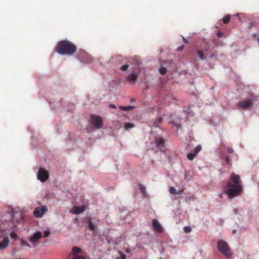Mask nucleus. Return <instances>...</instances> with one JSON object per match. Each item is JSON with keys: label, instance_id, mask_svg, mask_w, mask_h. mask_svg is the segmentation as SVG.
Wrapping results in <instances>:
<instances>
[{"label": "nucleus", "instance_id": "nucleus-18", "mask_svg": "<svg viewBox=\"0 0 259 259\" xmlns=\"http://www.w3.org/2000/svg\"><path fill=\"white\" fill-rule=\"evenodd\" d=\"M230 180L234 183L233 185H236V184H239L240 177L238 175L232 173L231 175Z\"/></svg>", "mask_w": 259, "mask_h": 259}, {"label": "nucleus", "instance_id": "nucleus-24", "mask_svg": "<svg viewBox=\"0 0 259 259\" xmlns=\"http://www.w3.org/2000/svg\"><path fill=\"white\" fill-rule=\"evenodd\" d=\"M139 186V189L140 190V191L142 193L143 196L145 197H147V193H146V188H145V187L144 185H142V184H140Z\"/></svg>", "mask_w": 259, "mask_h": 259}, {"label": "nucleus", "instance_id": "nucleus-40", "mask_svg": "<svg viewBox=\"0 0 259 259\" xmlns=\"http://www.w3.org/2000/svg\"><path fill=\"white\" fill-rule=\"evenodd\" d=\"M109 106L111 108H113V109H116V105L113 104H110Z\"/></svg>", "mask_w": 259, "mask_h": 259}, {"label": "nucleus", "instance_id": "nucleus-44", "mask_svg": "<svg viewBox=\"0 0 259 259\" xmlns=\"http://www.w3.org/2000/svg\"><path fill=\"white\" fill-rule=\"evenodd\" d=\"M183 49H184V46H180V47L177 49V51H180L182 50Z\"/></svg>", "mask_w": 259, "mask_h": 259}, {"label": "nucleus", "instance_id": "nucleus-16", "mask_svg": "<svg viewBox=\"0 0 259 259\" xmlns=\"http://www.w3.org/2000/svg\"><path fill=\"white\" fill-rule=\"evenodd\" d=\"M220 157L224 160V164L225 166L230 167L231 166V163H230V160L228 156H226L222 153L220 155Z\"/></svg>", "mask_w": 259, "mask_h": 259}, {"label": "nucleus", "instance_id": "nucleus-33", "mask_svg": "<svg viewBox=\"0 0 259 259\" xmlns=\"http://www.w3.org/2000/svg\"><path fill=\"white\" fill-rule=\"evenodd\" d=\"M159 72L161 74L164 75L166 72V69L165 67H161L159 69Z\"/></svg>", "mask_w": 259, "mask_h": 259}, {"label": "nucleus", "instance_id": "nucleus-47", "mask_svg": "<svg viewBox=\"0 0 259 259\" xmlns=\"http://www.w3.org/2000/svg\"><path fill=\"white\" fill-rule=\"evenodd\" d=\"M233 212L235 214H238V210L237 209L234 208L233 209Z\"/></svg>", "mask_w": 259, "mask_h": 259}, {"label": "nucleus", "instance_id": "nucleus-57", "mask_svg": "<svg viewBox=\"0 0 259 259\" xmlns=\"http://www.w3.org/2000/svg\"><path fill=\"white\" fill-rule=\"evenodd\" d=\"M139 259H147V258H146V257H145V258H139Z\"/></svg>", "mask_w": 259, "mask_h": 259}, {"label": "nucleus", "instance_id": "nucleus-55", "mask_svg": "<svg viewBox=\"0 0 259 259\" xmlns=\"http://www.w3.org/2000/svg\"><path fill=\"white\" fill-rule=\"evenodd\" d=\"M4 235V233L3 232H0V237Z\"/></svg>", "mask_w": 259, "mask_h": 259}, {"label": "nucleus", "instance_id": "nucleus-19", "mask_svg": "<svg viewBox=\"0 0 259 259\" xmlns=\"http://www.w3.org/2000/svg\"><path fill=\"white\" fill-rule=\"evenodd\" d=\"M9 244V238L8 237H5L2 241L0 242V249H4L6 248V247Z\"/></svg>", "mask_w": 259, "mask_h": 259}, {"label": "nucleus", "instance_id": "nucleus-46", "mask_svg": "<svg viewBox=\"0 0 259 259\" xmlns=\"http://www.w3.org/2000/svg\"><path fill=\"white\" fill-rule=\"evenodd\" d=\"M125 252L127 253H130L131 251V250L130 248H126L125 249Z\"/></svg>", "mask_w": 259, "mask_h": 259}, {"label": "nucleus", "instance_id": "nucleus-5", "mask_svg": "<svg viewBox=\"0 0 259 259\" xmlns=\"http://www.w3.org/2000/svg\"><path fill=\"white\" fill-rule=\"evenodd\" d=\"M217 248L219 251L223 253L225 257L230 258L232 256L230 252V248L228 244L223 240H219L217 243Z\"/></svg>", "mask_w": 259, "mask_h": 259}, {"label": "nucleus", "instance_id": "nucleus-2", "mask_svg": "<svg viewBox=\"0 0 259 259\" xmlns=\"http://www.w3.org/2000/svg\"><path fill=\"white\" fill-rule=\"evenodd\" d=\"M242 189V187L240 184L233 185V184L228 183L224 192L227 194L228 198L232 199L238 195L241 192Z\"/></svg>", "mask_w": 259, "mask_h": 259}, {"label": "nucleus", "instance_id": "nucleus-29", "mask_svg": "<svg viewBox=\"0 0 259 259\" xmlns=\"http://www.w3.org/2000/svg\"><path fill=\"white\" fill-rule=\"evenodd\" d=\"M184 112L191 116H193L194 115V112L191 110V109L190 108H187L186 109H184Z\"/></svg>", "mask_w": 259, "mask_h": 259}, {"label": "nucleus", "instance_id": "nucleus-22", "mask_svg": "<svg viewBox=\"0 0 259 259\" xmlns=\"http://www.w3.org/2000/svg\"><path fill=\"white\" fill-rule=\"evenodd\" d=\"M123 126L126 130L129 131L130 129L134 128L135 125L131 122H126L124 124Z\"/></svg>", "mask_w": 259, "mask_h": 259}, {"label": "nucleus", "instance_id": "nucleus-56", "mask_svg": "<svg viewBox=\"0 0 259 259\" xmlns=\"http://www.w3.org/2000/svg\"><path fill=\"white\" fill-rule=\"evenodd\" d=\"M238 20L241 22H243V21H242V19L241 18H238Z\"/></svg>", "mask_w": 259, "mask_h": 259}, {"label": "nucleus", "instance_id": "nucleus-28", "mask_svg": "<svg viewBox=\"0 0 259 259\" xmlns=\"http://www.w3.org/2000/svg\"><path fill=\"white\" fill-rule=\"evenodd\" d=\"M94 131V126L92 125H88L86 127V132L88 133H91Z\"/></svg>", "mask_w": 259, "mask_h": 259}, {"label": "nucleus", "instance_id": "nucleus-42", "mask_svg": "<svg viewBox=\"0 0 259 259\" xmlns=\"http://www.w3.org/2000/svg\"><path fill=\"white\" fill-rule=\"evenodd\" d=\"M21 244H22V245H25L28 246V244L27 242H26V241H24V240H21Z\"/></svg>", "mask_w": 259, "mask_h": 259}, {"label": "nucleus", "instance_id": "nucleus-51", "mask_svg": "<svg viewBox=\"0 0 259 259\" xmlns=\"http://www.w3.org/2000/svg\"><path fill=\"white\" fill-rule=\"evenodd\" d=\"M223 196V193H220V194H219V196L221 198H222Z\"/></svg>", "mask_w": 259, "mask_h": 259}, {"label": "nucleus", "instance_id": "nucleus-21", "mask_svg": "<svg viewBox=\"0 0 259 259\" xmlns=\"http://www.w3.org/2000/svg\"><path fill=\"white\" fill-rule=\"evenodd\" d=\"M92 61L91 57L88 55L87 54H85V56H84V57L82 58V59L80 60V61L84 63H90Z\"/></svg>", "mask_w": 259, "mask_h": 259}, {"label": "nucleus", "instance_id": "nucleus-49", "mask_svg": "<svg viewBox=\"0 0 259 259\" xmlns=\"http://www.w3.org/2000/svg\"><path fill=\"white\" fill-rule=\"evenodd\" d=\"M220 223L222 224L224 223V220L222 219H219Z\"/></svg>", "mask_w": 259, "mask_h": 259}, {"label": "nucleus", "instance_id": "nucleus-32", "mask_svg": "<svg viewBox=\"0 0 259 259\" xmlns=\"http://www.w3.org/2000/svg\"><path fill=\"white\" fill-rule=\"evenodd\" d=\"M88 226L91 231H94L96 228L95 225L91 222L89 223Z\"/></svg>", "mask_w": 259, "mask_h": 259}, {"label": "nucleus", "instance_id": "nucleus-15", "mask_svg": "<svg viewBox=\"0 0 259 259\" xmlns=\"http://www.w3.org/2000/svg\"><path fill=\"white\" fill-rule=\"evenodd\" d=\"M162 118L158 117L156 118L154 120L149 121V125L151 127H159V124L161 122Z\"/></svg>", "mask_w": 259, "mask_h": 259}, {"label": "nucleus", "instance_id": "nucleus-53", "mask_svg": "<svg viewBox=\"0 0 259 259\" xmlns=\"http://www.w3.org/2000/svg\"><path fill=\"white\" fill-rule=\"evenodd\" d=\"M236 232H237V231L236 229H234L232 230V233L234 234H235L236 233Z\"/></svg>", "mask_w": 259, "mask_h": 259}, {"label": "nucleus", "instance_id": "nucleus-11", "mask_svg": "<svg viewBox=\"0 0 259 259\" xmlns=\"http://www.w3.org/2000/svg\"><path fill=\"white\" fill-rule=\"evenodd\" d=\"M47 210V207L44 205L40 207H36L34 210L33 213L36 217L41 218Z\"/></svg>", "mask_w": 259, "mask_h": 259}, {"label": "nucleus", "instance_id": "nucleus-43", "mask_svg": "<svg viewBox=\"0 0 259 259\" xmlns=\"http://www.w3.org/2000/svg\"><path fill=\"white\" fill-rule=\"evenodd\" d=\"M120 57V56H115L114 57H112V59L113 60H118V58Z\"/></svg>", "mask_w": 259, "mask_h": 259}, {"label": "nucleus", "instance_id": "nucleus-4", "mask_svg": "<svg viewBox=\"0 0 259 259\" xmlns=\"http://www.w3.org/2000/svg\"><path fill=\"white\" fill-rule=\"evenodd\" d=\"M7 218H9V219H5V222H20L23 219L22 213L21 211H16L12 210V211L7 212L5 214Z\"/></svg>", "mask_w": 259, "mask_h": 259}, {"label": "nucleus", "instance_id": "nucleus-37", "mask_svg": "<svg viewBox=\"0 0 259 259\" xmlns=\"http://www.w3.org/2000/svg\"><path fill=\"white\" fill-rule=\"evenodd\" d=\"M51 234V232L49 230H47L44 231V237L46 238L48 237Z\"/></svg>", "mask_w": 259, "mask_h": 259}, {"label": "nucleus", "instance_id": "nucleus-6", "mask_svg": "<svg viewBox=\"0 0 259 259\" xmlns=\"http://www.w3.org/2000/svg\"><path fill=\"white\" fill-rule=\"evenodd\" d=\"M91 120L92 125L97 129H101L103 127V119L100 116L92 114Z\"/></svg>", "mask_w": 259, "mask_h": 259}, {"label": "nucleus", "instance_id": "nucleus-17", "mask_svg": "<svg viewBox=\"0 0 259 259\" xmlns=\"http://www.w3.org/2000/svg\"><path fill=\"white\" fill-rule=\"evenodd\" d=\"M85 210V207L84 206H81L80 207L78 206H74L72 209V212L74 214H79L83 212Z\"/></svg>", "mask_w": 259, "mask_h": 259}, {"label": "nucleus", "instance_id": "nucleus-26", "mask_svg": "<svg viewBox=\"0 0 259 259\" xmlns=\"http://www.w3.org/2000/svg\"><path fill=\"white\" fill-rule=\"evenodd\" d=\"M185 178L187 181H189L192 179V177L189 175V171L186 170L185 171Z\"/></svg>", "mask_w": 259, "mask_h": 259}, {"label": "nucleus", "instance_id": "nucleus-50", "mask_svg": "<svg viewBox=\"0 0 259 259\" xmlns=\"http://www.w3.org/2000/svg\"><path fill=\"white\" fill-rule=\"evenodd\" d=\"M164 249L163 247L160 250V251L161 253H163L164 252Z\"/></svg>", "mask_w": 259, "mask_h": 259}, {"label": "nucleus", "instance_id": "nucleus-14", "mask_svg": "<svg viewBox=\"0 0 259 259\" xmlns=\"http://www.w3.org/2000/svg\"><path fill=\"white\" fill-rule=\"evenodd\" d=\"M152 225L153 229L157 232L159 233H161L163 231V229L161 225V224L159 223V222L156 220L153 219L152 222Z\"/></svg>", "mask_w": 259, "mask_h": 259}, {"label": "nucleus", "instance_id": "nucleus-1", "mask_svg": "<svg viewBox=\"0 0 259 259\" xmlns=\"http://www.w3.org/2000/svg\"><path fill=\"white\" fill-rule=\"evenodd\" d=\"M76 49L75 45L67 39L59 41L56 48V52L60 55L68 56L73 55Z\"/></svg>", "mask_w": 259, "mask_h": 259}, {"label": "nucleus", "instance_id": "nucleus-30", "mask_svg": "<svg viewBox=\"0 0 259 259\" xmlns=\"http://www.w3.org/2000/svg\"><path fill=\"white\" fill-rule=\"evenodd\" d=\"M169 192L171 194H176L177 190L174 187L172 186L169 188Z\"/></svg>", "mask_w": 259, "mask_h": 259}, {"label": "nucleus", "instance_id": "nucleus-38", "mask_svg": "<svg viewBox=\"0 0 259 259\" xmlns=\"http://www.w3.org/2000/svg\"><path fill=\"white\" fill-rule=\"evenodd\" d=\"M227 153H228V154H232V153H233V152H234V150H233V148H232L228 147V148H227Z\"/></svg>", "mask_w": 259, "mask_h": 259}, {"label": "nucleus", "instance_id": "nucleus-35", "mask_svg": "<svg viewBox=\"0 0 259 259\" xmlns=\"http://www.w3.org/2000/svg\"><path fill=\"white\" fill-rule=\"evenodd\" d=\"M129 65L128 64H125L121 66L120 69L123 71H125L128 68Z\"/></svg>", "mask_w": 259, "mask_h": 259}, {"label": "nucleus", "instance_id": "nucleus-12", "mask_svg": "<svg viewBox=\"0 0 259 259\" xmlns=\"http://www.w3.org/2000/svg\"><path fill=\"white\" fill-rule=\"evenodd\" d=\"M41 237V233L40 231H36L29 237V241L35 245Z\"/></svg>", "mask_w": 259, "mask_h": 259}, {"label": "nucleus", "instance_id": "nucleus-20", "mask_svg": "<svg viewBox=\"0 0 259 259\" xmlns=\"http://www.w3.org/2000/svg\"><path fill=\"white\" fill-rule=\"evenodd\" d=\"M196 54L197 56L199 58V60L204 61L206 60V58L202 52L198 51L196 52Z\"/></svg>", "mask_w": 259, "mask_h": 259}, {"label": "nucleus", "instance_id": "nucleus-25", "mask_svg": "<svg viewBox=\"0 0 259 259\" xmlns=\"http://www.w3.org/2000/svg\"><path fill=\"white\" fill-rule=\"evenodd\" d=\"M87 53L83 50L80 51L77 55L78 59L80 61L82 59V58L84 57V56H85Z\"/></svg>", "mask_w": 259, "mask_h": 259}, {"label": "nucleus", "instance_id": "nucleus-52", "mask_svg": "<svg viewBox=\"0 0 259 259\" xmlns=\"http://www.w3.org/2000/svg\"><path fill=\"white\" fill-rule=\"evenodd\" d=\"M183 40H184V42L186 44L188 43V40L185 38H184V37H183Z\"/></svg>", "mask_w": 259, "mask_h": 259}, {"label": "nucleus", "instance_id": "nucleus-27", "mask_svg": "<svg viewBox=\"0 0 259 259\" xmlns=\"http://www.w3.org/2000/svg\"><path fill=\"white\" fill-rule=\"evenodd\" d=\"M230 19H231L230 15H226L223 19L224 23H225V24L228 23L230 21Z\"/></svg>", "mask_w": 259, "mask_h": 259}, {"label": "nucleus", "instance_id": "nucleus-9", "mask_svg": "<svg viewBox=\"0 0 259 259\" xmlns=\"http://www.w3.org/2000/svg\"><path fill=\"white\" fill-rule=\"evenodd\" d=\"M138 76V74L135 71H133L130 74L125 77L126 82L131 84H134Z\"/></svg>", "mask_w": 259, "mask_h": 259}, {"label": "nucleus", "instance_id": "nucleus-7", "mask_svg": "<svg viewBox=\"0 0 259 259\" xmlns=\"http://www.w3.org/2000/svg\"><path fill=\"white\" fill-rule=\"evenodd\" d=\"M49 178V172L43 167H40L37 173V179L41 182L47 181Z\"/></svg>", "mask_w": 259, "mask_h": 259}, {"label": "nucleus", "instance_id": "nucleus-58", "mask_svg": "<svg viewBox=\"0 0 259 259\" xmlns=\"http://www.w3.org/2000/svg\"><path fill=\"white\" fill-rule=\"evenodd\" d=\"M159 259H162V258L160 257V258H159Z\"/></svg>", "mask_w": 259, "mask_h": 259}, {"label": "nucleus", "instance_id": "nucleus-8", "mask_svg": "<svg viewBox=\"0 0 259 259\" xmlns=\"http://www.w3.org/2000/svg\"><path fill=\"white\" fill-rule=\"evenodd\" d=\"M169 120L170 123L172 124L173 125L176 127L177 129H180L181 127V118L179 116H178L175 114H172L170 116Z\"/></svg>", "mask_w": 259, "mask_h": 259}, {"label": "nucleus", "instance_id": "nucleus-36", "mask_svg": "<svg viewBox=\"0 0 259 259\" xmlns=\"http://www.w3.org/2000/svg\"><path fill=\"white\" fill-rule=\"evenodd\" d=\"M184 232L185 233H190L191 231V228L189 226H185L183 229Z\"/></svg>", "mask_w": 259, "mask_h": 259}, {"label": "nucleus", "instance_id": "nucleus-3", "mask_svg": "<svg viewBox=\"0 0 259 259\" xmlns=\"http://www.w3.org/2000/svg\"><path fill=\"white\" fill-rule=\"evenodd\" d=\"M256 100V97L251 95L246 100L238 102L237 104V108L241 110L248 109L252 106L253 101Z\"/></svg>", "mask_w": 259, "mask_h": 259}, {"label": "nucleus", "instance_id": "nucleus-13", "mask_svg": "<svg viewBox=\"0 0 259 259\" xmlns=\"http://www.w3.org/2000/svg\"><path fill=\"white\" fill-rule=\"evenodd\" d=\"M201 149V146L200 145H197L194 150H192L187 154V156L188 159L190 160H192L195 158L197 153L200 151Z\"/></svg>", "mask_w": 259, "mask_h": 259}, {"label": "nucleus", "instance_id": "nucleus-39", "mask_svg": "<svg viewBox=\"0 0 259 259\" xmlns=\"http://www.w3.org/2000/svg\"><path fill=\"white\" fill-rule=\"evenodd\" d=\"M210 58L211 59L216 60L217 59V57L216 55H215L214 54H211L210 55Z\"/></svg>", "mask_w": 259, "mask_h": 259}, {"label": "nucleus", "instance_id": "nucleus-10", "mask_svg": "<svg viewBox=\"0 0 259 259\" xmlns=\"http://www.w3.org/2000/svg\"><path fill=\"white\" fill-rule=\"evenodd\" d=\"M155 148L157 150H159L160 151H164V141L162 137L157 138L155 141Z\"/></svg>", "mask_w": 259, "mask_h": 259}, {"label": "nucleus", "instance_id": "nucleus-34", "mask_svg": "<svg viewBox=\"0 0 259 259\" xmlns=\"http://www.w3.org/2000/svg\"><path fill=\"white\" fill-rule=\"evenodd\" d=\"M10 237L13 239H17L18 236L15 232H12L10 234Z\"/></svg>", "mask_w": 259, "mask_h": 259}, {"label": "nucleus", "instance_id": "nucleus-31", "mask_svg": "<svg viewBox=\"0 0 259 259\" xmlns=\"http://www.w3.org/2000/svg\"><path fill=\"white\" fill-rule=\"evenodd\" d=\"M120 256L117 257L116 259H126V255L125 254L122 253L121 251H119Z\"/></svg>", "mask_w": 259, "mask_h": 259}, {"label": "nucleus", "instance_id": "nucleus-41", "mask_svg": "<svg viewBox=\"0 0 259 259\" xmlns=\"http://www.w3.org/2000/svg\"><path fill=\"white\" fill-rule=\"evenodd\" d=\"M223 34V33L220 31H218L217 33V35L219 37H222Z\"/></svg>", "mask_w": 259, "mask_h": 259}, {"label": "nucleus", "instance_id": "nucleus-23", "mask_svg": "<svg viewBox=\"0 0 259 259\" xmlns=\"http://www.w3.org/2000/svg\"><path fill=\"white\" fill-rule=\"evenodd\" d=\"M135 107L134 106L128 105L126 106H120L119 108L122 111H128L134 109Z\"/></svg>", "mask_w": 259, "mask_h": 259}, {"label": "nucleus", "instance_id": "nucleus-54", "mask_svg": "<svg viewBox=\"0 0 259 259\" xmlns=\"http://www.w3.org/2000/svg\"><path fill=\"white\" fill-rule=\"evenodd\" d=\"M240 14H239V13H236V16L237 17H239L240 16ZM241 15H244V14H241Z\"/></svg>", "mask_w": 259, "mask_h": 259}, {"label": "nucleus", "instance_id": "nucleus-45", "mask_svg": "<svg viewBox=\"0 0 259 259\" xmlns=\"http://www.w3.org/2000/svg\"><path fill=\"white\" fill-rule=\"evenodd\" d=\"M183 191V189H180L179 190H177L176 194H180Z\"/></svg>", "mask_w": 259, "mask_h": 259}, {"label": "nucleus", "instance_id": "nucleus-48", "mask_svg": "<svg viewBox=\"0 0 259 259\" xmlns=\"http://www.w3.org/2000/svg\"><path fill=\"white\" fill-rule=\"evenodd\" d=\"M146 88L147 89H148L149 88V83L148 82L146 83Z\"/></svg>", "mask_w": 259, "mask_h": 259}]
</instances>
